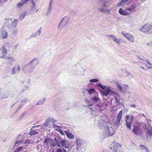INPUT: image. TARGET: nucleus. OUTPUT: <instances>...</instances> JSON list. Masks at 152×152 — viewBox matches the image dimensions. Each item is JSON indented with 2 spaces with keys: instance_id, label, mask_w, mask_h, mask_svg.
<instances>
[{
  "instance_id": "obj_1",
  "label": "nucleus",
  "mask_w": 152,
  "mask_h": 152,
  "mask_svg": "<svg viewBox=\"0 0 152 152\" xmlns=\"http://www.w3.org/2000/svg\"><path fill=\"white\" fill-rule=\"evenodd\" d=\"M99 5L101 8L98 9L100 11L107 15L110 14L111 9H109L110 5V2L109 0H101Z\"/></svg>"
},
{
  "instance_id": "obj_2",
  "label": "nucleus",
  "mask_w": 152,
  "mask_h": 152,
  "mask_svg": "<svg viewBox=\"0 0 152 152\" xmlns=\"http://www.w3.org/2000/svg\"><path fill=\"white\" fill-rule=\"evenodd\" d=\"M18 22V20L15 19L14 21L11 18H6L4 20V24L5 26H7L9 30L12 31L17 26Z\"/></svg>"
},
{
  "instance_id": "obj_3",
  "label": "nucleus",
  "mask_w": 152,
  "mask_h": 152,
  "mask_svg": "<svg viewBox=\"0 0 152 152\" xmlns=\"http://www.w3.org/2000/svg\"><path fill=\"white\" fill-rule=\"evenodd\" d=\"M105 136L106 137H109L113 135L115 132L112 128H109V127L106 126L104 127L103 130Z\"/></svg>"
},
{
  "instance_id": "obj_4",
  "label": "nucleus",
  "mask_w": 152,
  "mask_h": 152,
  "mask_svg": "<svg viewBox=\"0 0 152 152\" xmlns=\"http://www.w3.org/2000/svg\"><path fill=\"white\" fill-rule=\"evenodd\" d=\"M61 137L58 136L57 137H55L53 140V142L52 144L51 145L53 147H56L57 145L59 148H61V146L60 145V143L64 140Z\"/></svg>"
},
{
  "instance_id": "obj_5",
  "label": "nucleus",
  "mask_w": 152,
  "mask_h": 152,
  "mask_svg": "<svg viewBox=\"0 0 152 152\" xmlns=\"http://www.w3.org/2000/svg\"><path fill=\"white\" fill-rule=\"evenodd\" d=\"M118 12L120 14L123 15H128L131 14V10L129 8L124 10L120 8L118 10Z\"/></svg>"
},
{
  "instance_id": "obj_6",
  "label": "nucleus",
  "mask_w": 152,
  "mask_h": 152,
  "mask_svg": "<svg viewBox=\"0 0 152 152\" xmlns=\"http://www.w3.org/2000/svg\"><path fill=\"white\" fill-rule=\"evenodd\" d=\"M122 34L124 37L128 39L130 42H134V38L133 36L129 33H127L125 31L122 32Z\"/></svg>"
},
{
  "instance_id": "obj_7",
  "label": "nucleus",
  "mask_w": 152,
  "mask_h": 152,
  "mask_svg": "<svg viewBox=\"0 0 152 152\" xmlns=\"http://www.w3.org/2000/svg\"><path fill=\"white\" fill-rule=\"evenodd\" d=\"M34 69L32 66L28 63L24 66L23 69V70L26 72L31 73Z\"/></svg>"
},
{
  "instance_id": "obj_8",
  "label": "nucleus",
  "mask_w": 152,
  "mask_h": 152,
  "mask_svg": "<svg viewBox=\"0 0 152 152\" xmlns=\"http://www.w3.org/2000/svg\"><path fill=\"white\" fill-rule=\"evenodd\" d=\"M29 2L32 4L28 13V14L30 15L34 12V11L36 10V9L35 7V4L33 0H29Z\"/></svg>"
},
{
  "instance_id": "obj_9",
  "label": "nucleus",
  "mask_w": 152,
  "mask_h": 152,
  "mask_svg": "<svg viewBox=\"0 0 152 152\" xmlns=\"http://www.w3.org/2000/svg\"><path fill=\"white\" fill-rule=\"evenodd\" d=\"M28 63L35 69L36 66L39 64V62L37 58H34Z\"/></svg>"
},
{
  "instance_id": "obj_10",
  "label": "nucleus",
  "mask_w": 152,
  "mask_h": 152,
  "mask_svg": "<svg viewBox=\"0 0 152 152\" xmlns=\"http://www.w3.org/2000/svg\"><path fill=\"white\" fill-rule=\"evenodd\" d=\"M122 110H121L119 112L117 115V118L116 119V121H115L114 122V124L115 125H117L121 124L120 121L122 118Z\"/></svg>"
},
{
  "instance_id": "obj_11",
  "label": "nucleus",
  "mask_w": 152,
  "mask_h": 152,
  "mask_svg": "<svg viewBox=\"0 0 152 152\" xmlns=\"http://www.w3.org/2000/svg\"><path fill=\"white\" fill-rule=\"evenodd\" d=\"M61 147H64V148L69 149L70 147V143L66 140H64L61 142L60 143Z\"/></svg>"
},
{
  "instance_id": "obj_12",
  "label": "nucleus",
  "mask_w": 152,
  "mask_h": 152,
  "mask_svg": "<svg viewBox=\"0 0 152 152\" xmlns=\"http://www.w3.org/2000/svg\"><path fill=\"white\" fill-rule=\"evenodd\" d=\"M120 144L117 143L112 147L110 148V149L112 150L113 152H120V150H118V148L120 146Z\"/></svg>"
},
{
  "instance_id": "obj_13",
  "label": "nucleus",
  "mask_w": 152,
  "mask_h": 152,
  "mask_svg": "<svg viewBox=\"0 0 152 152\" xmlns=\"http://www.w3.org/2000/svg\"><path fill=\"white\" fill-rule=\"evenodd\" d=\"M101 92L103 94V95L107 96H108L110 93H112V94L114 93V92L110 90L109 88H108L107 89H105L103 91L100 90Z\"/></svg>"
},
{
  "instance_id": "obj_14",
  "label": "nucleus",
  "mask_w": 152,
  "mask_h": 152,
  "mask_svg": "<svg viewBox=\"0 0 152 152\" xmlns=\"http://www.w3.org/2000/svg\"><path fill=\"white\" fill-rule=\"evenodd\" d=\"M65 19H67V20L66 23V25H68L70 23L71 20L70 19V18L69 17H67L65 16L61 20L58 25V28H61V27L60 26V24Z\"/></svg>"
},
{
  "instance_id": "obj_15",
  "label": "nucleus",
  "mask_w": 152,
  "mask_h": 152,
  "mask_svg": "<svg viewBox=\"0 0 152 152\" xmlns=\"http://www.w3.org/2000/svg\"><path fill=\"white\" fill-rule=\"evenodd\" d=\"M76 144L77 146V150L81 148L83 146V141L81 140L77 139Z\"/></svg>"
},
{
  "instance_id": "obj_16",
  "label": "nucleus",
  "mask_w": 152,
  "mask_h": 152,
  "mask_svg": "<svg viewBox=\"0 0 152 152\" xmlns=\"http://www.w3.org/2000/svg\"><path fill=\"white\" fill-rule=\"evenodd\" d=\"M24 139L22 135H19L17 137V141L14 145V146L15 147L18 146L17 144L19 143L22 142Z\"/></svg>"
},
{
  "instance_id": "obj_17",
  "label": "nucleus",
  "mask_w": 152,
  "mask_h": 152,
  "mask_svg": "<svg viewBox=\"0 0 152 152\" xmlns=\"http://www.w3.org/2000/svg\"><path fill=\"white\" fill-rule=\"evenodd\" d=\"M39 126V125H38L33 126L31 129V130L29 133V135L31 136H32L38 133V132L36 131V129H34L35 128Z\"/></svg>"
},
{
  "instance_id": "obj_18",
  "label": "nucleus",
  "mask_w": 152,
  "mask_h": 152,
  "mask_svg": "<svg viewBox=\"0 0 152 152\" xmlns=\"http://www.w3.org/2000/svg\"><path fill=\"white\" fill-rule=\"evenodd\" d=\"M20 70V67L19 65H16L14 66L12 69V75L15 74L17 71L19 72Z\"/></svg>"
},
{
  "instance_id": "obj_19",
  "label": "nucleus",
  "mask_w": 152,
  "mask_h": 152,
  "mask_svg": "<svg viewBox=\"0 0 152 152\" xmlns=\"http://www.w3.org/2000/svg\"><path fill=\"white\" fill-rule=\"evenodd\" d=\"M150 30L147 24H145L142 26L140 30L141 31L144 32H146L149 31Z\"/></svg>"
},
{
  "instance_id": "obj_20",
  "label": "nucleus",
  "mask_w": 152,
  "mask_h": 152,
  "mask_svg": "<svg viewBox=\"0 0 152 152\" xmlns=\"http://www.w3.org/2000/svg\"><path fill=\"white\" fill-rule=\"evenodd\" d=\"M129 0H121L120 3L118 4L117 6L118 7L124 6L125 4H127L128 3Z\"/></svg>"
},
{
  "instance_id": "obj_21",
  "label": "nucleus",
  "mask_w": 152,
  "mask_h": 152,
  "mask_svg": "<svg viewBox=\"0 0 152 152\" xmlns=\"http://www.w3.org/2000/svg\"><path fill=\"white\" fill-rule=\"evenodd\" d=\"M64 132L67 137L69 139H72L74 138V136L69 130H66L64 131Z\"/></svg>"
},
{
  "instance_id": "obj_22",
  "label": "nucleus",
  "mask_w": 152,
  "mask_h": 152,
  "mask_svg": "<svg viewBox=\"0 0 152 152\" xmlns=\"http://www.w3.org/2000/svg\"><path fill=\"white\" fill-rule=\"evenodd\" d=\"M8 33L5 30H3L0 34V37L3 39L6 38L7 37Z\"/></svg>"
},
{
  "instance_id": "obj_23",
  "label": "nucleus",
  "mask_w": 152,
  "mask_h": 152,
  "mask_svg": "<svg viewBox=\"0 0 152 152\" xmlns=\"http://www.w3.org/2000/svg\"><path fill=\"white\" fill-rule=\"evenodd\" d=\"M29 1V0H22L20 2L18 3L16 5L17 8H19L22 7L24 4H26L27 2Z\"/></svg>"
},
{
  "instance_id": "obj_24",
  "label": "nucleus",
  "mask_w": 152,
  "mask_h": 152,
  "mask_svg": "<svg viewBox=\"0 0 152 152\" xmlns=\"http://www.w3.org/2000/svg\"><path fill=\"white\" fill-rule=\"evenodd\" d=\"M107 36L111 37L113 40L117 42L118 44H120L119 42L121 41V39H117L116 37L112 35H107Z\"/></svg>"
},
{
  "instance_id": "obj_25",
  "label": "nucleus",
  "mask_w": 152,
  "mask_h": 152,
  "mask_svg": "<svg viewBox=\"0 0 152 152\" xmlns=\"http://www.w3.org/2000/svg\"><path fill=\"white\" fill-rule=\"evenodd\" d=\"M91 99L92 102L94 103L98 102V101L100 102V101H99L100 98L98 96H95L91 98Z\"/></svg>"
},
{
  "instance_id": "obj_26",
  "label": "nucleus",
  "mask_w": 152,
  "mask_h": 152,
  "mask_svg": "<svg viewBox=\"0 0 152 152\" xmlns=\"http://www.w3.org/2000/svg\"><path fill=\"white\" fill-rule=\"evenodd\" d=\"M28 13V11H24L22 14H21L19 18V19L20 21L22 20L25 17L26 15Z\"/></svg>"
},
{
  "instance_id": "obj_27",
  "label": "nucleus",
  "mask_w": 152,
  "mask_h": 152,
  "mask_svg": "<svg viewBox=\"0 0 152 152\" xmlns=\"http://www.w3.org/2000/svg\"><path fill=\"white\" fill-rule=\"evenodd\" d=\"M140 147L142 152H148V151L147 148L144 145H140Z\"/></svg>"
},
{
  "instance_id": "obj_28",
  "label": "nucleus",
  "mask_w": 152,
  "mask_h": 152,
  "mask_svg": "<svg viewBox=\"0 0 152 152\" xmlns=\"http://www.w3.org/2000/svg\"><path fill=\"white\" fill-rule=\"evenodd\" d=\"M69 150L68 149L67 150L64 148L61 147L59 148L56 149V152H68Z\"/></svg>"
},
{
  "instance_id": "obj_29",
  "label": "nucleus",
  "mask_w": 152,
  "mask_h": 152,
  "mask_svg": "<svg viewBox=\"0 0 152 152\" xmlns=\"http://www.w3.org/2000/svg\"><path fill=\"white\" fill-rule=\"evenodd\" d=\"M139 129V127L137 126H134V128L132 130V131L135 134L137 135L139 134L138 131Z\"/></svg>"
},
{
  "instance_id": "obj_30",
  "label": "nucleus",
  "mask_w": 152,
  "mask_h": 152,
  "mask_svg": "<svg viewBox=\"0 0 152 152\" xmlns=\"http://www.w3.org/2000/svg\"><path fill=\"white\" fill-rule=\"evenodd\" d=\"M151 131L148 130L146 133V136L147 138H148L149 137H151L152 136V127H150Z\"/></svg>"
},
{
  "instance_id": "obj_31",
  "label": "nucleus",
  "mask_w": 152,
  "mask_h": 152,
  "mask_svg": "<svg viewBox=\"0 0 152 152\" xmlns=\"http://www.w3.org/2000/svg\"><path fill=\"white\" fill-rule=\"evenodd\" d=\"M56 120L54 119V118L50 117H48L47 118L45 121L47 122H50V123H54Z\"/></svg>"
},
{
  "instance_id": "obj_32",
  "label": "nucleus",
  "mask_w": 152,
  "mask_h": 152,
  "mask_svg": "<svg viewBox=\"0 0 152 152\" xmlns=\"http://www.w3.org/2000/svg\"><path fill=\"white\" fill-rule=\"evenodd\" d=\"M132 123V122H131L130 121L129 122L128 121L126 120V127L129 129L130 130L131 129V125Z\"/></svg>"
},
{
  "instance_id": "obj_33",
  "label": "nucleus",
  "mask_w": 152,
  "mask_h": 152,
  "mask_svg": "<svg viewBox=\"0 0 152 152\" xmlns=\"http://www.w3.org/2000/svg\"><path fill=\"white\" fill-rule=\"evenodd\" d=\"M46 99L45 98H43L35 104V105H40L42 104L46 101Z\"/></svg>"
},
{
  "instance_id": "obj_34",
  "label": "nucleus",
  "mask_w": 152,
  "mask_h": 152,
  "mask_svg": "<svg viewBox=\"0 0 152 152\" xmlns=\"http://www.w3.org/2000/svg\"><path fill=\"white\" fill-rule=\"evenodd\" d=\"M130 7H129L131 10V12L132 11L134 12L135 11V9L136 8L137 6L135 4L130 5Z\"/></svg>"
},
{
  "instance_id": "obj_35",
  "label": "nucleus",
  "mask_w": 152,
  "mask_h": 152,
  "mask_svg": "<svg viewBox=\"0 0 152 152\" xmlns=\"http://www.w3.org/2000/svg\"><path fill=\"white\" fill-rule=\"evenodd\" d=\"M96 86L97 88H102L103 90H104L106 88V87L104 86L100 83H98Z\"/></svg>"
},
{
  "instance_id": "obj_36",
  "label": "nucleus",
  "mask_w": 152,
  "mask_h": 152,
  "mask_svg": "<svg viewBox=\"0 0 152 152\" xmlns=\"http://www.w3.org/2000/svg\"><path fill=\"white\" fill-rule=\"evenodd\" d=\"M1 51V53L3 54H6L7 53V49L4 46L2 47V48L0 50V51Z\"/></svg>"
},
{
  "instance_id": "obj_37",
  "label": "nucleus",
  "mask_w": 152,
  "mask_h": 152,
  "mask_svg": "<svg viewBox=\"0 0 152 152\" xmlns=\"http://www.w3.org/2000/svg\"><path fill=\"white\" fill-rule=\"evenodd\" d=\"M85 101V102L88 104V105L91 106H93V104L92 103V102H91V101H89L87 99H86Z\"/></svg>"
},
{
  "instance_id": "obj_38",
  "label": "nucleus",
  "mask_w": 152,
  "mask_h": 152,
  "mask_svg": "<svg viewBox=\"0 0 152 152\" xmlns=\"http://www.w3.org/2000/svg\"><path fill=\"white\" fill-rule=\"evenodd\" d=\"M126 76L128 77V78L129 79H131L133 77V76L130 73L126 72Z\"/></svg>"
},
{
  "instance_id": "obj_39",
  "label": "nucleus",
  "mask_w": 152,
  "mask_h": 152,
  "mask_svg": "<svg viewBox=\"0 0 152 152\" xmlns=\"http://www.w3.org/2000/svg\"><path fill=\"white\" fill-rule=\"evenodd\" d=\"M89 94H91L92 93L95 91V90L93 88H91L87 90Z\"/></svg>"
},
{
  "instance_id": "obj_40",
  "label": "nucleus",
  "mask_w": 152,
  "mask_h": 152,
  "mask_svg": "<svg viewBox=\"0 0 152 152\" xmlns=\"http://www.w3.org/2000/svg\"><path fill=\"white\" fill-rule=\"evenodd\" d=\"M115 104L117 105H120L119 102L120 101V98H119V99H118L117 97H115Z\"/></svg>"
},
{
  "instance_id": "obj_41",
  "label": "nucleus",
  "mask_w": 152,
  "mask_h": 152,
  "mask_svg": "<svg viewBox=\"0 0 152 152\" xmlns=\"http://www.w3.org/2000/svg\"><path fill=\"white\" fill-rule=\"evenodd\" d=\"M50 139L49 138H47L44 141V143L46 145H48L49 142L50 141Z\"/></svg>"
},
{
  "instance_id": "obj_42",
  "label": "nucleus",
  "mask_w": 152,
  "mask_h": 152,
  "mask_svg": "<svg viewBox=\"0 0 152 152\" xmlns=\"http://www.w3.org/2000/svg\"><path fill=\"white\" fill-rule=\"evenodd\" d=\"M101 107L102 105H101V104H99L96 105V109L97 111H98L99 110H103V109H102Z\"/></svg>"
},
{
  "instance_id": "obj_43",
  "label": "nucleus",
  "mask_w": 152,
  "mask_h": 152,
  "mask_svg": "<svg viewBox=\"0 0 152 152\" xmlns=\"http://www.w3.org/2000/svg\"><path fill=\"white\" fill-rule=\"evenodd\" d=\"M7 60H8V61L9 63L10 64H11L13 61V60L14 59L12 57L8 56V58H7Z\"/></svg>"
},
{
  "instance_id": "obj_44",
  "label": "nucleus",
  "mask_w": 152,
  "mask_h": 152,
  "mask_svg": "<svg viewBox=\"0 0 152 152\" xmlns=\"http://www.w3.org/2000/svg\"><path fill=\"white\" fill-rule=\"evenodd\" d=\"M117 86L118 89L119 91L122 92L123 91V88L121 85H120L119 84L117 83Z\"/></svg>"
},
{
  "instance_id": "obj_45",
  "label": "nucleus",
  "mask_w": 152,
  "mask_h": 152,
  "mask_svg": "<svg viewBox=\"0 0 152 152\" xmlns=\"http://www.w3.org/2000/svg\"><path fill=\"white\" fill-rule=\"evenodd\" d=\"M99 81L98 79H94L89 80V82L91 83H97Z\"/></svg>"
},
{
  "instance_id": "obj_46",
  "label": "nucleus",
  "mask_w": 152,
  "mask_h": 152,
  "mask_svg": "<svg viewBox=\"0 0 152 152\" xmlns=\"http://www.w3.org/2000/svg\"><path fill=\"white\" fill-rule=\"evenodd\" d=\"M53 2V0H50L49 4V7H48V10L49 11H50L51 10V8L52 7V4Z\"/></svg>"
},
{
  "instance_id": "obj_47",
  "label": "nucleus",
  "mask_w": 152,
  "mask_h": 152,
  "mask_svg": "<svg viewBox=\"0 0 152 152\" xmlns=\"http://www.w3.org/2000/svg\"><path fill=\"white\" fill-rule=\"evenodd\" d=\"M9 56H6L4 54H3V55L1 56L0 57L1 58L5 59L7 60V58H8V57Z\"/></svg>"
},
{
  "instance_id": "obj_48",
  "label": "nucleus",
  "mask_w": 152,
  "mask_h": 152,
  "mask_svg": "<svg viewBox=\"0 0 152 152\" xmlns=\"http://www.w3.org/2000/svg\"><path fill=\"white\" fill-rule=\"evenodd\" d=\"M28 101V99L27 98H24L21 101V103H26Z\"/></svg>"
},
{
  "instance_id": "obj_49",
  "label": "nucleus",
  "mask_w": 152,
  "mask_h": 152,
  "mask_svg": "<svg viewBox=\"0 0 152 152\" xmlns=\"http://www.w3.org/2000/svg\"><path fill=\"white\" fill-rule=\"evenodd\" d=\"M80 70L82 71V72H80L79 74H80L81 75H84V72H85V70L83 69V68H81Z\"/></svg>"
},
{
  "instance_id": "obj_50",
  "label": "nucleus",
  "mask_w": 152,
  "mask_h": 152,
  "mask_svg": "<svg viewBox=\"0 0 152 152\" xmlns=\"http://www.w3.org/2000/svg\"><path fill=\"white\" fill-rule=\"evenodd\" d=\"M52 126H53V128H56V127H57L58 128H60V126L56 125V124H55L54 123H52Z\"/></svg>"
},
{
  "instance_id": "obj_51",
  "label": "nucleus",
  "mask_w": 152,
  "mask_h": 152,
  "mask_svg": "<svg viewBox=\"0 0 152 152\" xmlns=\"http://www.w3.org/2000/svg\"><path fill=\"white\" fill-rule=\"evenodd\" d=\"M39 36L37 34V33H33L31 35V37H36Z\"/></svg>"
},
{
  "instance_id": "obj_52",
  "label": "nucleus",
  "mask_w": 152,
  "mask_h": 152,
  "mask_svg": "<svg viewBox=\"0 0 152 152\" xmlns=\"http://www.w3.org/2000/svg\"><path fill=\"white\" fill-rule=\"evenodd\" d=\"M39 36L37 34V33H33L31 35V37H36Z\"/></svg>"
},
{
  "instance_id": "obj_53",
  "label": "nucleus",
  "mask_w": 152,
  "mask_h": 152,
  "mask_svg": "<svg viewBox=\"0 0 152 152\" xmlns=\"http://www.w3.org/2000/svg\"><path fill=\"white\" fill-rule=\"evenodd\" d=\"M28 87L27 86H25V89H22L20 92V93H22L24 92L25 91H26L28 88Z\"/></svg>"
},
{
  "instance_id": "obj_54",
  "label": "nucleus",
  "mask_w": 152,
  "mask_h": 152,
  "mask_svg": "<svg viewBox=\"0 0 152 152\" xmlns=\"http://www.w3.org/2000/svg\"><path fill=\"white\" fill-rule=\"evenodd\" d=\"M17 30L16 29H15L13 30L12 32V34L14 35H15V34H17Z\"/></svg>"
},
{
  "instance_id": "obj_55",
  "label": "nucleus",
  "mask_w": 152,
  "mask_h": 152,
  "mask_svg": "<svg viewBox=\"0 0 152 152\" xmlns=\"http://www.w3.org/2000/svg\"><path fill=\"white\" fill-rule=\"evenodd\" d=\"M8 0H0V4L6 2Z\"/></svg>"
},
{
  "instance_id": "obj_56",
  "label": "nucleus",
  "mask_w": 152,
  "mask_h": 152,
  "mask_svg": "<svg viewBox=\"0 0 152 152\" xmlns=\"http://www.w3.org/2000/svg\"><path fill=\"white\" fill-rule=\"evenodd\" d=\"M23 103H21L19 105L17 111H18L23 105Z\"/></svg>"
},
{
  "instance_id": "obj_57",
  "label": "nucleus",
  "mask_w": 152,
  "mask_h": 152,
  "mask_svg": "<svg viewBox=\"0 0 152 152\" xmlns=\"http://www.w3.org/2000/svg\"><path fill=\"white\" fill-rule=\"evenodd\" d=\"M8 96V95L2 96V97L0 96V99L7 98Z\"/></svg>"
},
{
  "instance_id": "obj_58",
  "label": "nucleus",
  "mask_w": 152,
  "mask_h": 152,
  "mask_svg": "<svg viewBox=\"0 0 152 152\" xmlns=\"http://www.w3.org/2000/svg\"><path fill=\"white\" fill-rule=\"evenodd\" d=\"M130 118V116L129 115H126L125 117V118H126V121H129L128 120Z\"/></svg>"
},
{
  "instance_id": "obj_59",
  "label": "nucleus",
  "mask_w": 152,
  "mask_h": 152,
  "mask_svg": "<svg viewBox=\"0 0 152 152\" xmlns=\"http://www.w3.org/2000/svg\"><path fill=\"white\" fill-rule=\"evenodd\" d=\"M24 148V147L23 146H20L19 147H18L17 149L19 151H20L22 150V149Z\"/></svg>"
},
{
  "instance_id": "obj_60",
  "label": "nucleus",
  "mask_w": 152,
  "mask_h": 152,
  "mask_svg": "<svg viewBox=\"0 0 152 152\" xmlns=\"http://www.w3.org/2000/svg\"><path fill=\"white\" fill-rule=\"evenodd\" d=\"M134 117L132 115H131V117L130 121V122L132 123V121L134 120Z\"/></svg>"
},
{
  "instance_id": "obj_61",
  "label": "nucleus",
  "mask_w": 152,
  "mask_h": 152,
  "mask_svg": "<svg viewBox=\"0 0 152 152\" xmlns=\"http://www.w3.org/2000/svg\"><path fill=\"white\" fill-rule=\"evenodd\" d=\"M58 132L62 135H64V133L63 131L61 129H59Z\"/></svg>"
},
{
  "instance_id": "obj_62",
  "label": "nucleus",
  "mask_w": 152,
  "mask_h": 152,
  "mask_svg": "<svg viewBox=\"0 0 152 152\" xmlns=\"http://www.w3.org/2000/svg\"><path fill=\"white\" fill-rule=\"evenodd\" d=\"M41 30L40 29H39L37 31L36 33H37V34L39 36L41 33Z\"/></svg>"
},
{
  "instance_id": "obj_63",
  "label": "nucleus",
  "mask_w": 152,
  "mask_h": 152,
  "mask_svg": "<svg viewBox=\"0 0 152 152\" xmlns=\"http://www.w3.org/2000/svg\"><path fill=\"white\" fill-rule=\"evenodd\" d=\"M148 27H149L150 30L151 29H152V24H150L148 25Z\"/></svg>"
},
{
  "instance_id": "obj_64",
  "label": "nucleus",
  "mask_w": 152,
  "mask_h": 152,
  "mask_svg": "<svg viewBox=\"0 0 152 152\" xmlns=\"http://www.w3.org/2000/svg\"><path fill=\"white\" fill-rule=\"evenodd\" d=\"M48 122H47L46 121V122L44 124L43 126L45 127L47 126H48Z\"/></svg>"
}]
</instances>
